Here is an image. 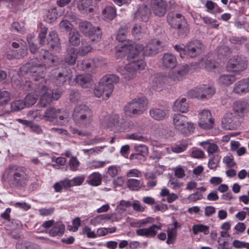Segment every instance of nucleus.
I'll return each mask as SVG.
<instances>
[{
    "mask_svg": "<svg viewBox=\"0 0 249 249\" xmlns=\"http://www.w3.org/2000/svg\"><path fill=\"white\" fill-rule=\"evenodd\" d=\"M60 111V109H56L53 107H49L45 110L43 117L46 121H53L54 119L57 118Z\"/></svg>",
    "mask_w": 249,
    "mask_h": 249,
    "instance_id": "c85d7f7f",
    "label": "nucleus"
},
{
    "mask_svg": "<svg viewBox=\"0 0 249 249\" xmlns=\"http://www.w3.org/2000/svg\"><path fill=\"white\" fill-rule=\"evenodd\" d=\"M165 78L162 76H160L156 78L154 81V84L153 85V88L156 90H160L162 89L164 84V79Z\"/></svg>",
    "mask_w": 249,
    "mask_h": 249,
    "instance_id": "6e6d98bb",
    "label": "nucleus"
},
{
    "mask_svg": "<svg viewBox=\"0 0 249 249\" xmlns=\"http://www.w3.org/2000/svg\"><path fill=\"white\" fill-rule=\"evenodd\" d=\"M189 70V68L187 65H182L177 71H170L168 74V77L174 81L181 80L188 73Z\"/></svg>",
    "mask_w": 249,
    "mask_h": 249,
    "instance_id": "6ab92c4d",
    "label": "nucleus"
},
{
    "mask_svg": "<svg viewBox=\"0 0 249 249\" xmlns=\"http://www.w3.org/2000/svg\"><path fill=\"white\" fill-rule=\"evenodd\" d=\"M59 26L67 32L69 31L72 28L71 24L68 20H62L59 23Z\"/></svg>",
    "mask_w": 249,
    "mask_h": 249,
    "instance_id": "774afa93",
    "label": "nucleus"
},
{
    "mask_svg": "<svg viewBox=\"0 0 249 249\" xmlns=\"http://www.w3.org/2000/svg\"><path fill=\"white\" fill-rule=\"evenodd\" d=\"M166 20L171 27L177 29L179 36H186L189 32L186 19L181 14L174 12H169L166 16Z\"/></svg>",
    "mask_w": 249,
    "mask_h": 249,
    "instance_id": "39448f33",
    "label": "nucleus"
},
{
    "mask_svg": "<svg viewBox=\"0 0 249 249\" xmlns=\"http://www.w3.org/2000/svg\"><path fill=\"white\" fill-rule=\"evenodd\" d=\"M127 187L131 190H138L142 185L140 180L136 179H128L126 182Z\"/></svg>",
    "mask_w": 249,
    "mask_h": 249,
    "instance_id": "79ce46f5",
    "label": "nucleus"
},
{
    "mask_svg": "<svg viewBox=\"0 0 249 249\" xmlns=\"http://www.w3.org/2000/svg\"><path fill=\"white\" fill-rule=\"evenodd\" d=\"M236 80L234 75L231 74H223L219 76L218 82L220 85L229 86Z\"/></svg>",
    "mask_w": 249,
    "mask_h": 249,
    "instance_id": "72a5a7b5",
    "label": "nucleus"
},
{
    "mask_svg": "<svg viewBox=\"0 0 249 249\" xmlns=\"http://www.w3.org/2000/svg\"><path fill=\"white\" fill-rule=\"evenodd\" d=\"M222 127L226 130H236L240 125L239 118L232 113H226L222 121Z\"/></svg>",
    "mask_w": 249,
    "mask_h": 249,
    "instance_id": "f8f14e48",
    "label": "nucleus"
},
{
    "mask_svg": "<svg viewBox=\"0 0 249 249\" xmlns=\"http://www.w3.org/2000/svg\"><path fill=\"white\" fill-rule=\"evenodd\" d=\"M203 89L205 90H203L204 96L203 99L211 97L215 92V89L214 87L207 85H202Z\"/></svg>",
    "mask_w": 249,
    "mask_h": 249,
    "instance_id": "a19ab883",
    "label": "nucleus"
},
{
    "mask_svg": "<svg viewBox=\"0 0 249 249\" xmlns=\"http://www.w3.org/2000/svg\"><path fill=\"white\" fill-rule=\"evenodd\" d=\"M58 16L57 9L55 7L52 8L48 10L45 18V20L48 23L53 22Z\"/></svg>",
    "mask_w": 249,
    "mask_h": 249,
    "instance_id": "e433bc0d",
    "label": "nucleus"
},
{
    "mask_svg": "<svg viewBox=\"0 0 249 249\" xmlns=\"http://www.w3.org/2000/svg\"><path fill=\"white\" fill-rule=\"evenodd\" d=\"M86 36L89 38V41L93 43L99 42L102 35L101 29L99 27L94 26Z\"/></svg>",
    "mask_w": 249,
    "mask_h": 249,
    "instance_id": "a878e982",
    "label": "nucleus"
},
{
    "mask_svg": "<svg viewBox=\"0 0 249 249\" xmlns=\"http://www.w3.org/2000/svg\"><path fill=\"white\" fill-rule=\"evenodd\" d=\"M248 67V61L245 57L242 55H235L230 58L226 65V68L230 72H240L245 70Z\"/></svg>",
    "mask_w": 249,
    "mask_h": 249,
    "instance_id": "1a4fd4ad",
    "label": "nucleus"
},
{
    "mask_svg": "<svg viewBox=\"0 0 249 249\" xmlns=\"http://www.w3.org/2000/svg\"><path fill=\"white\" fill-rule=\"evenodd\" d=\"M161 229V224H153L148 228L137 230L136 233L139 236H144L147 238H154L157 234L158 231Z\"/></svg>",
    "mask_w": 249,
    "mask_h": 249,
    "instance_id": "f3484780",
    "label": "nucleus"
},
{
    "mask_svg": "<svg viewBox=\"0 0 249 249\" xmlns=\"http://www.w3.org/2000/svg\"><path fill=\"white\" fill-rule=\"evenodd\" d=\"M10 184L15 187L21 188L28 183L29 176L27 169L17 165H10L5 171Z\"/></svg>",
    "mask_w": 249,
    "mask_h": 249,
    "instance_id": "7ed1b4c3",
    "label": "nucleus"
},
{
    "mask_svg": "<svg viewBox=\"0 0 249 249\" xmlns=\"http://www.w3.org/2000/svg\"><path fill=\"white\" fill-rule=\"evenodd\" d=\"M37 96L32 94H28L25 98L24 103L26 107H30L33 106L37 100Z\"/></svg>",
    "mask_w": 249,
    "mask_h": 249,
    "instance_id": "c03bdc74",
    "label": "nucleus"
},
{
    "mask_svg": "<svg viewBox=\"0 0 249 249\" xmlns=\"http://www.w3.org/2000/svg\"><path fill=\"white\" fill-rule=\"evenodd\" d=\"M121 48L122 50L118 51L127 52V59L129 62L124 67L122 74L125 80L129 81L136 77L137 71L144 69L146 66L144 61L139 57V54L142 47L140 45L135 46L124 45Z\"/></svg>",
    "mask_w": 249,
    "mask_h": 249,
    "instance_id": "f257e3e1",
    "label": "nucleus"
},
{
    "mask_svg": "<svg viewBox=\"0 0 249 249\" xmlns=\"http://www.w3.org/2000/svg\"><path fill=\"white\" fill-rule=\"evenodd\" d=\"M168 111L160 108H153L149 110V115L154 120L161 121L164 119L168 114Z\"/></svg>",
    "mask_w": 249,
    "mask_h": 249,
    "instance_id": "5701e85b",
    "label": "nucleus"
},
{
    "mask_svg": "<svg viewBox=\"0 0 249 249\" xmlns=\"http://www.w3.org/2000/svg\"><path fill=\"white\" fill-rule=\"evenodd\" d=\"M69 99L71 103L75 104L80 100L81 94L78 90L72 89L70 91Z\"/></svg>",
    "mask_w": 249,
    "mask_h": 249,
    "instance_id": "8fccbe9b",
    "label": "nucleus"
},
{
    "mask_svg": "<svg viewBox=\"0 0 249 249\" xmlns=\"http://www.w3.org/2000/svg\"><path fill=\"white\" fill-rule=\"evenodd\" d=\"M93 111L87 106L80 105L75 107L72 117L75 124L81 127H88L93 122Z\"/></svg>",
    "mask_w": 249,
    "mask_h": 249,
    "instance_id": "20e7f679",
    "label": "nucleus"
},
{
    "mask_svg": "<svg viewBox=\"0 0 249 249\" xmlns=\"http://www.w3.org/2000/svg\"><path fill=\"white\" fill-rule=\"evenodd\" d=\"M11 99L10 93L8 91L0 92V106H4L7 104Z\"/></svg>",
    "mask_w": 249,
    "mask_h": 249,
    "instance_id": "de8ad7c7",
    "label": "nucleus"
},
{
    "mask_svg": "<svg viewBox=\"0 0 249 249\" xmlns=\"http://www.w3.org/2000/svg\"><path fill=\"white\" fill-rule=\"evenodd\" d=\"M132 205V203L130 201H125L122 200L120 201L119 205L117 206L116 209L119 213H122L126 210L127 208L130 207Z\"/></svg>",
    "mask_w": 249,
    "mask_h": 249,
    "instance_id": "3c124183",
    "label": "nucleus"
},
{
    "mask_svg": "<svg viewBox=\"0 0 249 249\" xmlns=\"http://www.w3.org/2000/svg\"><path fill=\"white\" fill-rule=\"evenodd\" d=\"M91 78L90 74H79L76 76L75 80L76 83L82 88H87L89 85Z\"/></svg>",
    "mask_w": 249,
    "mask_h": 249,
    "instance_id": "c756f323",
    "label": "nucleus"
},
{
    "mask_svg": "<svg viewBox=\"0 0 249 249\" xmlns=\"http://www.w3.org/2000/svg\"><path fill=\"white\" fill-rule=\"evenodd\" d=\"M139 44L128 45L127 46H136ZM142 47V49L140 51L139 54V57L141 58L142 55L153 56L158 53L162 48L161 43L160 41L154 39L150 40L145 47L141 44H140Z\"/></svg>",
    "mask_w": 249,
    "mask_h": 249,
    "instance_id": "9d476101",
    "label": "nucleus"
},
{
    "mask_svg": "<svg viewBox=\"0 0 249 249\" xmlns=\"http://www.w3.org/2000/svg\"><path fill=\"white\" fill-rule=\"evenodd\" d=\"M223 162L228 167H232L236 164L232 155L225 156L223 159Z\"/></svg>",
    "mask_w": 249,
    "mask_h": 249,
    "instance_id": "69168bd1",
    "label": "nucleus"
},
{
    "mask_svg": "<svg viewBox=\"0 0 249 249\" xmlns=\"http://www.w3.org/2000/svg\"><path fill=\"white\" fill-rule=\"evenodd\" d=\"M247 40V38L246 36H242L241 37L233 36L230 39L231 43L235 45H242L245 43Z\"/></svg>",
    "mask_w": 249,
    "mask_h": 249,
    "instance_id": "13d9d810",
    "label": "nucleus"
},
{
    "mask_svg": "<svg viewBox=\"0 0 249 249\" xmlns=\"http://www.w3.org/2000/svg\"><path fill=\"white\" fill-rule=\"evenodd\" d=\"M217 53L219 56H227L230 55L231 53V49L227 46H220L217 49Z\"/></svg>",
    "mask_w": 249,
    "mask_h": 249,
    "instance_id": "864d4df0",
    "label": "nucleus"
},
{
    "mask_svg": "<svg viewBox=\"0 0 249 249\" xmlns=\"http://www.w3.org/2000/svg\"><path fill=\"white\" fill-rule=\"evenodd\" d=\"M186 55L191 58L198 56L204 50V46L198 40H192L185 45Z\"/></svg>",
    "mask_w": 249,
    "mask_h": 249,
    "instance_id": "9b49d317",
    "label": "nucleus"
},
{
    "mask_svg": "<svg viewBox=\"0 0 249 249\" xmlns=\"http://www.w3.org/2000/svg\"><path fill=\"white\" fill-rule=\"evenodd\" d=\"M167 239L166 243L167 244H172L176 240L177 236V230L175 228H169L167 231Z\"/></svg>",
    "mask_w": 249,
    "mask_h": 249,
    "instance_id": "37998d69",
    "label": "nucleus"
},
{
    "mask_svg": "<svg viewBox=\"0 0 249 249\" xmlns=\"http://www.w3.org/2000/svg\"><path fill=\"white\" fill-rule=\"evenodd\" d=\"M99 83L100 85L103 86V91L104 93H105V99H107L110 96L112 92L114 89V85L113 84H109L107 82H105V83H101V79L99 81Z\"/></svg>",
    "mask_w": 249,
    "mask_h": 249,
    "instance_id": "ea45409f",
    "label": "nucleus"
},
{
    "mask_svg": "<svg viewBox=\"0 0 249 249\" xmlns=\"http://www.w3.org/2000/svg\"><path fill=\"white\" fill-rule=\"evenodd\" d=\"M65 226L61 222H56L49 230H46V233L52 237L61 236L65 231Z\"/></svg>",
    "mask_w": 249,
    "mask_h": 249,
    "instance_id": "412c9836",
    "label": "nucleus"
},
{
    "mask_svg": "<svg viewBox=\"0 0 249 249\" xmlns=\"http://www.w3.org/2000/svg\"><path fill=\"white\" fill-rule=\"evenodd\" d=\"M69 165L71 171H75L77 170L80 162L76 157L71 156L69 160Z\"/></svg>",
    "mask_w": 249,
    "mask_h": 249,
    "instance_id": "4d7b16f0",
    "label": "nucleus"
},
{
    "mask_svg": "<svg viewBox=\"0 0 249 249\" xmlns=\"http://www.w3.org/2000/svg\"><path fill=\"white\" fill-rule=\"evenodd\" d=\"M77 53L76 49L73 47L68 48L64 58L65 63L69 65H73L77 59Z\"/></svg>",
    "mask_w": 249,
    "mask_h": 249,
    "instance_id": "393cba45",
    "label": "nucleus"
},
{
    "mask_svg": "<svg viewBox=\"0 0 249 249\" xmlns=\"http://www.w3.org/2000/svg\"><path fill=\"white\" fill-rule=\"evenodd\" d=\"M119 81V77L116 74H107L101 78V83L107 82L108 84H114L117 83Z\"/></svg>",
    "mask_w": 249,
    "mask_h": 249,
    "instance_id": "58836bf2",
    "label": "nucleus"
},
{
    "mask_svg": "<svg viewBox=\"0 0 249 249\" xmlns=\"http://www.w3.org/2000/svg\"><path fill=\"white\" fill-rule=\"evenodd\" d=\"M233 110L238 118H243L249 112V104L243 100L236 101L233 104Z\"/></svg>",
    "mask_w": 249,
    "mask_h": 249,
    "instance_id": "dca6fc26",
    "label": "nucleus"
},
{
    "mask_svg": "<svg viewBox=\"0 0 249 249\" xmlns=\"http://www.w3.org/2000/svg\"><path fill=\"white\" fill-rule=\"evenodd\" d=\"M119 117L117 115H110L107 117L105 121V125L108 128H112L118 124Z\"/></svg>",
    "mask_w": 249,
    "mask_h": 249,
    "instance_id": "4c0bfd02",
    "label": "nucleus"
},
{
    "mask_svg": "<svg viewBox=\"0 0 249 249\" xmlns=\"http://www.w3.org/2000/svg\"><path fill=\"white\" fill-rule=\"evenodd\" d=\"M187 95L190 98H197L199 99L200 94H198L197 86L189 90L187 92Z\"/></svg>",
    "mask_w": 249,
    "mask_h": 249,
    "instance_id": "338daca9",
    "label": "nucleus"
},
{
    "mask_svg": "<svg viewBox=\"0 0 249 249\" xmlns=\"http://www.w3.org/2000/svg\"><path fill=\"white\" fill-rule=\"evenodd\" d=\"M40 54V58L43 59L42 63H40L37 58H34L26 64V67L30 73H37V76L35 75L33 78L39 76V74L42 73L46 67H51L56 59V57L52 55L47 50H42Z\"/></svg>",
    "mask_w": 249,
    "mask_h": 249,
    "instance_id": "f03ea898",
    "label": "nucleus"
},
{
    "mask_svg": "<svg viewBox=\"0 0 249 249\" xmlns=\"http://www.w3.org/2000/svg\"><path fill=\"white\" fill-rule=\"evenodd\" d=\"M94 26L90 22L85 20L78 23V28L79 31L86 36Z\"/></svg>",
    "mask_w": 249,
    "mask_h": 249,
    "instance_id": "473e14b6",
    "label": "nucleus"
},
{
    "mask_svg": "<svg viewBox=\"0 0 249 249\" xmlns=\"http://www.w3.org/2000/svg\"><path fill=\"white\" fill-rule=\"evenodd\" d=\"M135 150L136 152L143 157L147 155L148 153L147 147L144 145H139L135 146Z\"/></svg>",
    "mask_w": 249,
    "mask_h": 249,
    "instance_id": "e2e57ef3",
    "label": "nucleus"
},
{
    "mask_svg": "<svg viewBox=\"0 0 249 249\" xmlns=\"http://www.w3.org/2000/svg\"><path fill=\"white\" fill-rule=\"evenodd\" d=\"M80 35L79 32L74 30L71 31L69 34V42L73 46H77L80 43Z\"/></svg>",
    "mask_w": 249,
    "mask_h": 249,
    "instance_id": "f704fd0d",
    "label": "nucleus"
},
{
    "mask_svg": "<svg viewBox=\"0 0 249 249\" xmlns=\"http://www.w3.org/2000/svg\"><path fill=\"white\" fill-rule=\"evenodd\" d=\"M25 107H26L25 104L22 100H16L11 104V108L13 111H18Z\"/></svg>",
    "mask_w": 249,
    "mask_h": 249,
    "instance_id": "49530a36",
    "label": "nucleus"
},
{
    "mask_svg": "<svg viewBox=\"0 0 249 249\" xmlns=\"http://www.w3.org/2000/svg\"><path fill=\"white\" fill-rule=\"evenodd\" d=\"M92 62L89 60H84L78 61L77 64L78 70L81 71H87L91 68Z\"/></svg>",
    "mask_w": 249,
    "mask_h": 249,
    "instance_id": "09e8293b",
    "label": "nucleus"
},
{
    "mask_svg": "<svg viewBox=\"0 0 249 249\" xmlns=\"http://www.w3.org/2000/svg\"><path fill=\"white\" fill-rule=\"evenodd\" d=\"M232 92L238 95L249 93V77L236 82L233 85Z\"/></svg>",
    "mask_w": 249,
    "mask_h": 249,
    "instance_id": "2eb2a0df",
    "label": "nucleus"
},
{
    "mask_svg": "<svg viewBox=\"0 0 249 249\" xmlns=\"http://www.w3.org/2000/svg\"><path fill=\"white\" fill-rule=\"evenodd\" d=\"M102 176L98 172H94L90 174L87 180V183L93 186H97L102 182Z\"/></svg>",
    "mask_w": 249,
    "mask_h": 249,
    "instance_id": "2f4dec72",
    "label": "nucleus"
},
{
    "mask_svg": "<svg viewBox=\"0 0 249 249\" xmlns=\"http://www.w3.org/2000/svg\"><path fill=\"white\" fill-rule=\"evenodd\" d=\"M193 231L195 235L197 234L199 232L208 234L209 233V227L201 224L194 225L193 227Z\"/></svg>",
    "mask_w": 249,
    "mask_h": 249,
    "instance_id": "a18cd8bd",
    "label": "nucleus"
},
{
    "mask_svg": "<svg viewBox=\"0 0 249 249\" xmlns=\"http://www.w3.org/2000/svg\"><path fill=\"white\" fill-rule=\"evenodd\" d=\"M70 132L74 134L80 136L85 137L89 135V133L86 132H84L75 127L71 126L69 128Z\"/></svg>",
    "mask_w": 249,
    "mask_h": 249,
    "instance_id": "0e129e2a",
    "label": "nucleus"
},
{
    "mask_svg": "<svg viewBox=\"0 0 249 249\" xmlns=\"http://www.w3.org/2000/svg\"><path fill=\"white\" fill-rule=\"evenodd\" d=\"M102 15L104 20L111 21L116 16V9L114 7L107 6L102 11Z\"/></svg>",
    "mask_w": 249,
    "mask_h": 249,
    "instance_id": "cd10ccee",
    "label": "nucleus"
},
{
    "mask_svg": "<svg viewBox=\"0 0 249 249\" xmlns=\"http://www.w3.org/2000/svg\"><path fill=\"white\" fill-rule=\"evenodd\" d=\"M151 15L150 9L146 5L140 6L135 13L136 18L146 22Z\"/></svg>",
    "mask_w": 249,
    "mask_h": 249,
    "instance_id": "4be33fe9",
    "label": "nucleus"
},
{
    "mask_svg": "<svg viewBox=\"0 0 249 249\" xmlns=\"http://www.w3.org/2000/svg\"><path fill=\"white\" fill-rule=\"evenodd\" d=\"M47 44L48 47L59 52L61 50L60 43L57 33L55 31L49 33L47 39Z\"/></svg>",
    "mask_w": 249,
    "mask_h": 249,
    "instance_id": "aec40b11",
    "label": "nucleus"
},
{
    "mask_svg": "<svg viewBox=\"0 0 249 249\" xmlns=\"http://www.w3.org/2000/svg\"><path fill=\"white\" fill-rule=\"evenodd\" d=\"M174 110L186 113L189 110V104L187 102L185 98H182L177 99L174 103L173 107Z\"/></svg>",
    "mask_w": 249,
    "mask_h": 249,
    "instance_id": "b1692460",
    "label": "nucleus"
},
{
    "mask_svg": "<svg viewBox=\"0 0 249 249\" xmlns=\"http://www.w3.org/2000/svg\"><path fill=\"white\" fill-rule=\"evenodd\" d=\"M33 79L35 86H37L36 91L40 94L38 104L44 107L53 101L51 90L44 85L45 80L42 76H38L37 77H34Z\"/></svg>",
    "mask_w": 249,
    "mask_h": 249,
    "instance_id": "423d86ee",
    "label": "nucleus"
},
{
    "mask_svg": "<svg viewBox=\"0 0 249 249\" xmlns=\"http://www.w3.org/2000/svg\"><path fill=\"white\" fill-rule=\"evenodd\" d=\"M162 67L165 69H173L178 64L176 57L170 53H164L160 60Z\"/></svg>",
    "mask_w": 249,
    "mask_h": 249,
    "instance_id": "a211bd4d",
    "label": "nucleus"
},
{
    "mask_svg": "<svg viewBox=\"0 0 249 249\" xmlns=\"http://www.w3.org/2000/svg\"><path fill=\"white\" fill-rule=\"evenodd\" d=\"M150 9L155 16L161 18L167 11V3L164 0H151Z\"/></svg>",
    "mask_w": 249,
    "mask_h": 249,
    "instance_id": "ddd939ff",
    "label": "nucleus"
},
{
    "mask_svg": "<svg viewBox=\"0 0 249 249\" xmlns=\"http://www.w3.org/2000/svg\"><path fill=\"white\" fill-rule=\"evenodd\" d=\"M47 31V28L45 27L41 28L38 36L40 44L44 45L45 43V38Z\"/></svg>",
    "mask_w": 249,
    "mask_h": 249,
    "instance_id": "680f3d73",
    "label": "nucleus"
},
{
    "mask_svg": "<svg viewBox=\"0 0 249 249\" xmlns=\"http://www.w3.org/2000/svg\"><path fill=\"white\" fill-rule=\"evenodd\" d=\"M204 22L209 25L211 28H217L219 26V23L215 19H213L208 17H205L202 18Z\"/></svg>",
    "mask_w": 249,
    "mask_h": 249,
    "instance_id": "052dcab7",
    "label": "nucleus"
},
{
    "mask_svg": "<svg viewBox=\"0 0 249 249\" xmlns=\"http://www.w3.org/2000/svg\"><path fill=\"white\" fill-rule=\"evenodd\" d=\"M173 122L175 128L183 135H189L194 132V125L188 122V119L186 116L175 114L173 116Z\"/></svg>",
    "mask_w": 249,
    "mask_h": 249,
    "instance_id": "6e6552de",
    "label": "nucleus"
},
{
    "mask_svg": "<svg viewBox=\"0 0 249 249\" xmlns=\"http://www.w3.org/2000/svg\"><path fill=\"white\" fill-rule=\"evenodd\" d=\"M147 104V100L144 97L134 98L125 106V113L131 117L141 115L146 110Z\"/></svg>",
    "mask_w": 249,
    "mask_h": 249,
    "instance_id": "0eeeda50",
    "label": "nucleus"
},
{
    "mask_svg": "<svg viewBox=\"0 0 249 249\" xmlns=\"http://www.w3.org/2000/svg\"><path fill=\"white\" fill-rule=\"evenodd\" d=\"M126 29L125 27H121L116 34V39L119 42H124L126 38Z\"/></svg>",
    "mask_w": 249,
    "mask_h": 249,
    "instance_id": "603ef678",
    "label": "nucleus"
},
{
    "mask_svg": "<svg viewBox=\"0 0 249 249\" xmlns=\"http://www.w3.org/2000/svg\"><path fill=\"white\" fill-rule=\"evenodd\" d=\"M199 118L198 125L201 128L208 129L213 127L214 121L209 110L204 109L201 111L199 114Z\"/></svg>",
    "mask_w": 249,
    "mask_h": 249,
    "instance_id": "4468645a",
    "label": "nucleus"
},
{
    "mask_svg": "<svg viewBox=\"0 0 249 249\" xmlns=\"http://www.w3.org/2000/svg\"><path fill=\"white\" fill-rule=\"evenodd\" d=\"M60 112H59L57 118L59 120V124L63 125L68 122L69 113L66 110L60 109Z\"/></svg>",
    "mask_w": 249,
    "mask_h": 249,
    "instance_id": "5fc2aeb1",
    "label": "nucleus"
},
{
    "mask_svg": "<svg viewBox=\"0 0 249 249\" xmlns=\"http://www.w3.org/2000/svg\"><path fill=\"white\" fill-rule=\"evenodd\" d=\"M200 145L207 150L209 155L213 154L218 149V147L216 144L210 143L208 141L201 142Z\"/></svg>",
    "mask_w": 249,
    "mask_h": 249,
    "instance_id": "c9c22d12",
    "label": "nucleus"
},
{
    "mask_svg": "<svg viewBox=\"0 0 249 249\" xmlns=\"http://www.w3.org/2000/svg\"><path fill=\"white\" fill-rule=\"evenodd\" d=\"M92 3V0H80L77 3V7L82 13L88 14L93 12L94 9L90 7Z\"/></svg>",
    "mask_w": 249,
    "mask_h": 249,
    "instance_id": "bb28decb",
    "label": "nucleus"
},
{
    "mask_svg": "<svg viewBox=\"0 0 249 249\" xmlns=\"http://www.w3.org/2000/svg\"><path fill=\"white\" fill-rule=\"evenodd\" d=\"M59 75H62L64 77H66L69 79V84L70 85H72L71 80L72 77V72L70 68H65L63 69L60 72H59Z\"/></svg>",
    "mask_w": 249,
    "mask_h": 249,
    "instance_id": "bf43d9fd",
    "label": "nucleus"
},
{
    "mask_svg": "<svg viewBox=\"0 0 249 249\" xmlns=\"http://www.w3.org/2000/svg\"><path fill=\"white\" fill-rule=\"evenodd\" d=\"M91 43L89 41H87L85 39L82 40L81 46L77 52L79 55L83 56L90 53L92 50Z\"/></svg>",
    "mask_w": 249,
    "mask_h": 249,
    "instance_id": "7c9ffc66",
    "label": "nucleus"
}]
</instances>
